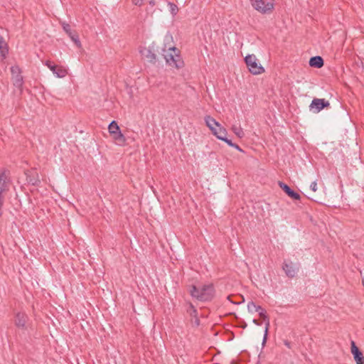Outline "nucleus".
I'll list each match as a JSON object with an SVG mask.
<instances>
[{
	"label": "nucleus",
	"mask_w": 364,
	"mask_h": 364,
	"mask_svg": "<svg viewBox=\"0 0 364 364\" xmlns=\"http://www.w3.org/2000/svg\"><path fill=\"white\" fill-rule=\"evenodd\" d=\"M11 72L14 85L17 87L21 93L23 90V76L21 75V69L18 66H12L11 68Z\"/></svg>",
	"instance_id": "6"
},
{
	"label": "nucleus",
	"mask_w": 364,
	"mask_h": 364,
	"mask_svg": "<svg viewBox=\"0 0 364 364\" xmlns=\"http://www.w3.org/2000/svg\"><path fill=\"white\" fill-rule=\"evenodd\" d=\"M164 50V58L166 63L172 67L181 68L183 66V61L180 55V51L175 46L169 47L166 51Z\"/></svg>",
	"instance_id": "2"
},
{
	"label": "nucleus",
	"mask_w": 364,
	"mask_h": 364,
	"mask_svg": "<svg viewBox=\"0 0 364 364\" xmlns=\"http://www.w3.org/2000/svg\"><path fill=\"white\" fill-rule=\"evenodd\" d=\"M362 282H363V286H364V277H363V278Z\"/></svg>",
	"instance_id": "34"
},
{
	"label": "nucleus",
	"mask_w": 364,
	"mask_h": 364,
	"mask_svg": "<svg viewBox=\"0 0 364 364\" xmlns=\"http://www.w3.org/2000/svg\"><path fill=\"white\" fill-rule=\"evenodd\" d=\"M15 322L18 327H19V328L23 327V322H22V319H21L20 313L17 314Z\"/></svg>",
	"instance_id": "25"
},
{
	"label": "nucleus",
	"mask_w": 364,
	"mask_h": 364,
	"mask_svg": "<svg viewBox=\"0 0 364 364\" xmlns=\"http://www.w3.org/2000/svg\"><path fill=\"white\" fill-rule=\"evenodd\" d=\"M278 184L288 196H289L294 200H300V195L298 193L295 192L294 190H292L288 185L282 181H279Z\"/></svg>",
	"instance_id": "14"
},
{
	"label": "nucleus",
	"mask_w": 364,
	"mask_h": 364,
	"mask_svg": "<svg viewBox=\"0 0 364 364\" xmlns=\"http://www.w3.org/2000/svg\"><path fill=\"white\" fill-rule=\"evenodd\" d=\"M132 3L136 6H141L143 0H132Z\"/></svg>",
	"instance_id": "28"
},
{
	"label": "nucleus",
	"mask_w": 364,
	"mask_h": 364,
	"mask_svg": "<svg viewBox=\"0 0 364 364\" xmlns=\"http://www.w3.org/2000/svg\"><path fill=\"white\" fill-rule=\"evenodd\" d=\"M284 345L290 348V342L288 341H284Z\"/></svg>",
	"instance_id": "31"
},
{
	"label": "nucleus",
	"mask_w": 364,
	"mask_h": 364,
	"mask_svg": "<svg viewBox=\"0 0 364 364\" xmlns=\"http://www.w3.org/2000/svg\"><path fill=\"white\" fill-rule=\"evenodd\" d=\"M232 147L235 148L237 150L241 152H243V150L236 144H235V146H233Z\"/></svg>",
	"instance_id": "29"
},
{
	"label": "nucleus",
	"mask_w": 364,
	"mask_h": 364,
	"mask_svg": "<svg viewBox=\"0 0 364 364\" xmlns=\"http://www.w3.org/2000/svg\"><path fill=\"white\" fill-rule=\"evenodd\" d=\"M282 269L289 278H294L299 269V264L294 263L291 261H284L282 264Z\"/></svg>",
	"instance_id": "7"
},
{
	"label": "nucleus",
	"mask_w": 364,
	"mask_h": 364,
	"mask_svg": "<svg viewBox=\"0 0 364 364\" xmlns=\"http://www.w3.org/2000/svg\"><path fill=\"white\" fill-rule=\"evenodd\" d=\"M223 141H225V143H227L230 146H235V144L232 142V141L230 139H228L227 138V136L225 138V140H223Z\"/></svg>",
	"instance_id": "27"
},
{
	"label": "nucleus",
	"mask_w": 364,
	"mask_h": 364,
	"mask_svg": "<svg viewBox=\"0 0 364 364\" xmlns=\"http://www.w3.org/2000/svg\"><path fill=\"white\" fill-rule=\"evenodd\" d=\"M247 310L250 313L254 314V313H258L259 317L266 322V326H265V331H264V335L262 341V344L264 345L266 343L267 338V333H268V328L269 326V320L268 318V316L267 315V311L264 309H263L261 306L256 305V304L253 301H250L247 304Z\"/></svg>",
	"instance_id": "3"
},
{
	"label": "nucleus",
	"mask_w": 364,
	"mask_h": 364,
	"mask_svg": "<svg viewBox=\"0 0 364 364\" xmlns=\"http://www.w3.org/2000/svg\"><path fill=\"white\" fill-rule=\"evenodd\" d=\"M62 27H63L64 31L68 35V36L74 42L75 46L77 48H80L81 47V43H80V41L79 39V36H78V35L75 32L72 31L70 25L69 23H65V22H63L62 23Z\"/></svg>",
	"instance_id": "10"
},
{
	"label": "nucleus",
	"mask_w": 364,
	"mask_h": 364,
	"mask_svg": "<svg viewBox=\"0 0 364 364\" xmlns=\"http://www.w3.org/2000/svg\"><path fill=\"white\" fill-rule=\"evenodd\" d=\"M24 174L26 175V181L28 184H31L33 186H38V183H40L38 173L36 169L33 168L31 170H29L27 172H24Z\"/></svg>",
	"instance_id": "13"
},
{
	"label": "nucleus",
	"mask_w": 364,
	"mask_h": 364,
	"mask_svg": "<svg viewBox=\"0 0 364 364\" xmlns=\"http://www.w3.org/2000/svg\"><path fill=\"white\" fill-rule=\"evenodd\" d=\"M228 299L229 301H230L232 303L235 304H240L241 303V302H234V301H232L230 300V296H228Z\"/></svg>",
	"instance_id": "32"
},
{
	"label": "nucleus",
	"mask_w": 364,
	"mask_h": 364,
	"mask_svg": "<svg viewBox=\"0 0 364 364\" xmlns=\"http://www.w3.org/2000/svg\"><path fill=\"white\" fill-rule=\"evenodd\" d=\"M190 293L193 297L200 301H208L214 297L215 288L213 284H205L201 288L193 285Z\"/></svg>",
	"instance_id": "1"
},
{
	"label": "nucleus",
	"mask_w": 364,
	"mask_h": 364,
	"mask_svg": "<svg viewBox=\"0 0 364 364\" xmlns=\"http://www.w3.org/2000/svg\"><path fill=\"white\" fill-rule=\"evenodd\" d=\"M351 353L353 355V358L356 363V364H364V355L362 352L355 345V343L352 341H351Z\"/></svg>",
	"instance_id": "12"
},
{
	"label": "nucleus",
	"mask_w": 364,
	"mask_h": 364,
	"mask_svg": "<svg viewBox=\"0 0 364 364\" xmlns=\"http://www.w3.org/2000/svg\"><path fill=\"white\" fill-rule=\"evenodd\" d=\"M6 176L4 173H0V192H4L6 189Z\"/></svg>",
	"instance_id": "20"
},
{
	"label": "nucleus",
	"mask_w": 364,
	"mask_h": 364,
	"mask_svg": "<svg viewBox=\"0 0 364 364\" xmlns=\"http://www.w3.org/2000/svg\"><path fill=\"white\" fill-rule=\"evenodd\" d=\"M232 130L239 138H242L245 135L242 129L240 126L233 125L232 127Z\"/></svg>",
	"instance_id": "22"
},
{
	"label": "nucleus",
	"mask_w": 364,
	"mask_h": 364,
	"mask_svg": "<svg viewBox=\"0 0 364 364\" xmlns=\"http://www.w3.org/2000/svg\"><path fill=\"white\" fill-rule=\"evenodd\" d=\"M112 136L113 139L116 141V143L119 146H124L126 144V138L122 134L121 131L117 132H114L111 134Z\"/></svg>",
	"instance_id": "17"
},
{
	"label": "nucleus",
	"mask_w": 364,
	"mask_h": 364,
	"mask_svg": "<svg viewBox=\"0 0 364 364\" xmlns=\"http://www.w3.org/2000/svg\"><path fill=\"white\" fill-rule=\"evenodd\" d=\"M253 8L262 14L270 13L274 9V0H251Z\"/></svg>",
	"instance_id": "5"
},
{
	"label": "nucleus",
	"mask_w": 364,
	"mask_h": 364,
	"mask_svg": "<svg viewBox=\"0 0 364 364\" xmlns=\"http://www.w3.org/2000/svg\"><path fill=\"white\" fill-rule=\"evenodd\" d=\"M245 62L251 73L259 75L264 72V68L258 63L255 55H248L245 58Z\"/></svg>",
	"instance_id": "4"
},
{
	"label": "nucleus",
	"mask_w": 364,
	"mask_h": 364,
	"mask_svg": "<svg viewBox=\"0 0 364 364\" xmlns=\"http://www.w3.org/2000/svg\"><path fill=\"white\" fill-rule=\"evenodd\" d=\"M150 4H151V5H154V4H155V3H154V1H150Z\"/></svg>",
	"instance_id": "33"
},
{
	"label": "nucleus",
	"mask_w": 364,
	"mask_h": 364,
	"mask_svg": "<svg viewBox=\"0 0 364 364\" xmlns=\"http://www.w3.org/2000/svg\"><path fill=\"white\" fill-rule=\"evenodd\" d=\"M46 65L58 77H64L67 74L68 71L66 69L61 66L56 65L52 62L48 60L46 62Z\"/></svg>",
	"instance_id": "11"
},
{
	"label": "nucleus",
	"mask_w": 364,
	"mask_h": 364,
	"mask_svg": "<svg viewBox=\"0 0 364 364\" xmlns=\"http://www.w3.org/2000/svg\"><path fill=\"white\" fill-rule=\"evenodd\" d=\"M9 51L7 43L3 36L0 35V55L5 58Z\"/></svg>",
	"instance_id": "18"
},
{
	"label": "nucleus",
	"mask_w": 364,
	"mask_h": 364,
	"mask_svg": "<svg viewBox=\"0 0 364 364\" xmlns=\"http://www.w3.org/2000/svg\"><path fill=\"white\" fill-rule=\"evenodd\" d=\"M108 130L110 134H114V132H117L120 131L119 127L115 121H112L108 127Z\"/></svg>",
	"instance_id": "21"
},
{
	"label": "nucleus",
	"mask_w": 364,
	"mask_h": 364,
	"mask_svg": "<svg viewBox=\"0 0 364 364\" xmlns=\"http://www.w3.org/2000/svg\"><path fill=\"white\" fill-rule=\"evenodd\" d=\"M205 121L206 125L209 127V129L213 132L216 127H219L220 124L210 116H207L205 118Z\"/></svg>",
	"instance_id": "19"
},
{
	"label": "nucleus",
	"mask_w": 364,
	"mask_h": 364,
	"mask_svg": "<svg viewBox=\"0 0 364 364\" xmlns=\"http://www.w3.org/2000/svg\"><path fill=\"white\" fill-rule=\"evenodd\" d=\"M168 6L169 7V11H170L171 14L173 16H176L178 11V8L177 5L175 4L174 3L168 1Z\"/></svg>",
	"instance_id": "23"
},
{
	"label": "nucleus",
	"mask_w": 364,
	"mask_h": 364,
	"mask_svg": "<svg viewBox=\"0 0 364 364\" xmlns=\"http://www.w3.org/2000/svg\"><path fill=\"white\" fill-rule=\"evenodd\" d=\"M329 106V102L325 99L315 98L312 100L309 108L311 111H313L315 113H318L325 107H328Z\"/></svg>",
	"instance_id": "8"
},
{
	"label": "nucleus",
	"mask_w": 364,
	"mask_h": 364,
	"mask_svg": "<svg viewBox=\"0 0 364 364\" xmlns=\"http://www.w3.org/2000/svg\"><path fill=\"white\" fill-rule=\"evenodd\" d=\"M252 321H253L254 323H255L257 326H260L261 325V323L258 320H257V319H253Z\"/></svg>",
	"instance_id": "30"
},
{
	"label": "nucleus",
	"mask_w": 364,
	"mask_h": 364,
	"mask_svg": "<svg viewBox=\"0 0 364 364\" xmlns=\"http://www.w3.org/2000/svg\"><path fill=\"white\" fill-rule=\"evenodd\" d=\"M309 65L312 68H321L323 66V59L318 55L311 57L309 60Z\"/></svg>",
	"instance_id": "15"
},
{
	"label": "nucleus",
	"mask_w": 364,
	"mask_h": 364,
	"mask_svg": "<svg viewBox=\"0 0 364 364\" xmlns=\"http://www.w3.org/2000/svg\"><path fill=\"white\" fill-rule=\"evenodd\" d=\"M188 312L190 314L191 316L197 317V310L191 304H190Z\"/></svg>",
	"instance_id": "24"
},
{
	"label": "nucleus",
	"mask_w": 364,
	"mask_h": 364,
	"mask_svg": "<svg viewBox=\"0 0 364 364\" xmlns=\"http://www.w3.org/2000/svg\"><path fill=\"white\" fill-rule=\"evenodd\" d=\"M154 45L149 46L148 48H144L140 50L141 54L151 63H156V55L154 53Z\"/></svg>",
	"instance_id": "9"
},
{
	"label": "nucleus",
	"mask_w": 364,
	"mask_h": 364,
	"mask_svg": "<svg viewBox=\"0 0 364 364\" xmlns=\"http://www.w3.org/2000/svg\"><path fill=\"white\" fill-rule=\"evenodd\" d=\"M310 188L314 192H316L317 191V183L316 181H313L310 185Z\"/></svg>",
	"instance_id": "26"
},
{
	"label": "nucleus",
	"mask_w": 364,
	"mask_h": 364,
	"mask_svg": "<svg viewBox=\"0 0 364 364\" xmlns=\"http://www.w3.org/2000/svg\"><path fill=\"white\" fill-rule=\"evenodd\" d=\"M212 133L218 139L220 140H225V138L227 136L228 132L226 129L219 125V127H216Z\"/></svg>",
	"instance_id": "16"
}]
</instances>
